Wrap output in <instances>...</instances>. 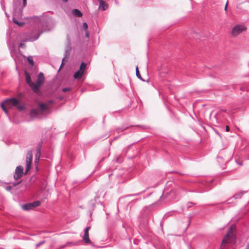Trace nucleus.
Wrapping results in <instances>:
<instances>
[{"instance_id":"obj_1","label":"nucleus","mask_w":249,"mask_h":249,"mask_svg":"<svg viewBox=\"0 0 249 249\" xmlns=\"http://www.w3.org/2000/svg\"><path fill=\"white\" fill-rule=\"evenodd\" d=\"M0 106L3 110L7 115H8V111L7 107L11 108L13 107L16 106L19 110H22L24 108V106L20 104L18 100L16 98L6 99L1 103Z\"/></svg>"},{"instance_id":"obj_2","label":"nucleus","mask_w":249,"mask_h":249,"mask_svg":"<svg viewBox=\"0 0 249 249\" xmlns=\"http://www.w3.org/2000/svg\"><path fill=\"white\" fill-rule=\"evenodd\" d=\"M49 109L47 104L45 103H40L37 107L32 109L29 113L30 117L32 119H40L43 115V112Z\"/></svg>"},{"instance_id":"obj_3","label":"nucleus","mask_w":249,"mask_h":249,"mask_svg":"<svg viewBox=\"0 0 249 249\" xmlns=\"http://www.w3.org/2000/svg\"><path fill=\"white\" fill-rule=\"evenodd\" d=\"M186 192V191L183 188L180 186H176L170 190L166 187L164 189L163 194H165L166 196H172L173 197H180L183 196Z\"/></svg>"},{"instance_id":"obj_4","label":"nucleus","mask_w":249,"mask_h":249,"mask_svg":"<svg viewBox=\"0 0 249 249\" xmlns=\"http://www.w3.org/2000/svg\"><path fill=\"white\" fill-rule=\"evenodd\" d=\"M45 81V78L42 72H40L38 75L35 83H33L32 89L36 93L39 91V88L42 86Z\"/></svg>"},{"instance_id":"obj_5","label":"nucleus","mask_w":249,"mask_h":249,"mask_svg":"<svg viewBox=\"0 0 249 249\" xmlns=\"http://www.w3.org/2000/svg\"><path fill=\"white\" fill-rule=\"evenodd\" d=\"M235 229V226L232 225L228 230L227 233L224 236L222 241V245L223 244H226L229 242L230 240L234 236V230Z\"/></svg>"},{"instance_id":"obj_6","label":"nucleus","mask_w":249,"mask_h":249,"mask_svg":"<svg viewBox=\"0 0 249 249\" xmlns=\"http://www.w3.org/2000/svg\"><path fill=\"white\" fill-rule=\"evenodd\" d=\"M247 28L244 25L238 24L235 25L232 29L231 35L235 37L240 35L243 32L246 30Z\"/></svg>"},{"instance_id":"obj_7","label":"nucleus","mask_w":249,"mask_h":249,"mask_svg":"<svg viewBox=\"0 0 249 249\" xmlns=\"http://www.w3.org/2000/svg\"><path fill=\"white\" fill-rule=\"evenodd\" d=\"M22 10L20 9L19 12H17V7L15 5H14V12H13V21L14 23L18 25L19 26H21L23 25L24 22H19L16 17L17 16H21Z\"/></svg>"},{"instance_id":"obj_8","label":"nucleus","mask_w":249,"mask_h":249,"mask_svg":"<svg viewBox=\"0 0 249 249\" xmlns=\"http://www.w3.org/2000/svg\"><path fill=\"white\" fill-rule=\"evenodd\" d=\"M23 174V168L22 166H18L17 167L15 174L14 175V178L15 180H18L20 178Z\"/></svg>"},{"instance_id":"obj_9","label":"nucleus","mask_w":249,"mask_h":249,"mask_svg":"<svg viewBox=\"0 0 249 249\" xmlns=\"http://www.w3.org/2000/svg\"><path fill=\"white\" fill-rule=\"evenodd\" d=\"M41 146H42V142H40L36 149V153L35 155V164H38L39 160V159L41 156Z\"/></svg>"},{"instance_id":"obj_10","label":"nucleus","mask_w":249,"mask_h":249,"mask_svg":"<svg viewBox=\"0 0 249 249\" xmlns=\"http://www.w3.org/2000/svg\"><path fill=\"white\" fill-rule=\"evenodd\" d=\"M90 229V226H88L86 227L84 231V235L83 238V240L86 243L89 244L91 243V241L89 238V231Z\"/></svg>"},{"instance_id":"obj_11","label":"nucleus","mask_w":249,"mask_h":249,"mask_svg":"<svg viewBox=\"0 0 249 249\" xmlns=\"http://www.w3.org/2000/svg\"><path fill=\"white\" fill-rule=\"evenodd\" d=\"M245 193V192H240L239 193H238L236 194H235L233 196L232 198H230L228 200H227V204H231V200L233 198L234 199H238L241 198L243 195Z\"/></svg>"},{"instance_id":"obj_12","label":"nucleus","mask_w":249,"mask_h":249,"mask_svg":"<svg viewBox=\"0 0 249 249\" xmlns=\"http://www.w3.org/2000/svg\"><path fill=\"white\" fill-rule=\"evenodd\" d=\"M99 8L103 11L107 10L108 8V4L105 2L103 0H99Z\"/></svg>"},{"instance_id":"obj_13","label":"nucleus","mask_w":249,"mask_h":249,"mask_svg":"<svg viewBox=\"0 0 249 249\" xmlns=\"http://www.w3.org/2000/svg\"><path fill=\"white\" fill-rule=\"evenodd\" d=\"M25 79H26V81L27 83L32 88V85H33V82L31 80V78L30 74L26 71H25Z\"/></svg>"},{"instance_id":"obj_14","label":"nucleus","mask_w":249,"mask_h":249,"mask_svg":"<svg viewBox=\"0 0 249 249\" xmlns=\"http://www.w3.org/2000/svg\"><path fill=\"white\" fill-rule=\"evenodd\" d=\"M71 51V47L70 44H69L66 47L65 51V54H64V57L65 58H67V59H68L70 56Z\"/></svg>"},{"instance_id":"obj_15","label":"nucleus","mask_w":249,"mask_h":249,"mask_svg":"<svg viewBox=\"0 0 249 249\" xmlns=\"http://www.w3.org/2000/svg\"><path fill=\"white\" fill-rule=\"evenodd\" d=\"M84 72L80 70L76 71L73 74V77L75 79H79L81 78L83 75Z\"/></svg>"},{"instance_id":"obj_16","label":"nucleus","mask_w":249,"mask_h":249,"mask_svg":"<svg viewBox=\"0 0 249 249\" xmlns=\"http://www.w3.org/2000/svg\"><path fill=\"white\" fill-rule=\"evenodd\" d=\"M21 207L23 210L25 211H29L33 209L31 203L22 205Z\"/></svg>"},{"instance_id":"obj_17","label":"nucleus","mask_w":249,"mask_h":249,"mask_svg":"<svg viewBox=\"0 0 249 249\" xmlns=\"http://www.w3.org/2000/svg\"><path fill=\"white\" fill-rule=\"evenodd\" d=\"M33 159V155L31 151H28L26 155V161L32 162Z\"/></svg>"},{"instance_id":"obj_18","label":"nucleus","mask_w":249,"mask_h":249,"mask_svg":"<svg viewBox=\"0 0 249 249\" xmlns=\"http://www.w3.org/2000/svg\"><path fill=\"white\" fill-rule=\"evenodd\" d=\"M72 13L77 17H81L82 16V12L76 9H75L72 10Z\"/></svg>"},{"instance_id":"obj_19","label":"nucleus","mask_w":249,"mask_h":249,"mask_svg":"<svg viewBox=\"0 0 249 249\" xmlns=\"http://www.w3.org/2000/svg\"><path fill=\"white\" fill-rule=\"evenodd\" d=\"M32 162L26 161V169L25 174H26L31 168Z\"/></svg>"},{"instance_id":"obj_20","label":"nucleus","mask_w":249,"mask_h":249,"mask_svg":"<svg viewBox=\"0 0 249 249\" xmlns=\"http://www.w3.org/2000/svg\"><path fill=\"white\" fill-rule=\"evenodd\" d=\"M86 66L87 64L84 62H82L81 64L79 70L84 72Z\"/></svg>"},{"instance_id":"obj_21","label":"nucleus","mask_w":249,"mask_h":249,"mask_svg":"<svg viewBox=\"0 0 249 249\" xmlns=\"http://www.w3.org/2000/svg\"><path fill=\"white\" fill-rule=\"evenodd\" d=\"M32 205L33 208H36L38 206H39L41 204L40 201H36L33 203H31Z\"/></svg>"},{"instance_id":"obj_22","label":"nucleus","mask_w":249,"mask_h":249,"mask_svg":"<svg viewBox=\"0 0 249 249\" xmlns=\"http://www.w3.org/2000/svg\"><path fill=\"white\" fill-rule=\"evenodd\" d=\"M136 74L137 77L138 78L143 80L142 78V77H141V74H140V73L139 71L138 70V67H137L136 68Z\"/></svg>"},{"instance_id":"obj_23","label":"nucleus","mask_w":249,"mask_h":249,"mask_svg":"<svg viewBox=\"0 0 249 249\" xmlns=\"http://www.w3.org/2000/svg\"><path fill=\"white\" fill-rule=\"evenodd\" d=\"M196 204L195 203H193L192 202H188L186 204V206L187 208H190L192 207L193 206L195 205Z\"/></svg>"},{"instance_id":"obj_24","label":"nucleus","mask_w":249,"mask_h":249,"mask_svg":"<svg viewBox=\"0 0 249 249\" xmlns=\"http://www.w3.org/2000/svg\"><path fill=\"white\" fill-rule=\"evenodd\" d=\"M27 60L28 61V62L29 63L32 65V66H33L34 65V60H33V59L32 58V57H28L27 58Z\"/></svg>"},{"instance_id":"obj_25","label":"nucleus","mask_w":249,"mask_h":249,"mask_svg":"<svg viewBox=\"0 0 249 249\" xmlns=\"http://www.w3.org/2000/svg\"><path fill=\"white\" fill-rule=\"evenodd\" d=\"M68 59H67V58L64 57V58L62 59V63L61 64L60 69H61L62 67V66L65 64V62L67 61Z\"/></svg>"},{"instance_id":"obj_26","label":"nucleus","mask_w":249,"mask_h":249,"mask_svg":"<svg viewBox=\"0 0 249 249\" xmlns=\"http://www.w3.org/2000/svg\"><path fill=\"white\" fill-rule=\"evenodd\" d=\"M71 89V88L70 87L64 88L62 89V91L64 92L70 91Z\"/></svg>"},{"instance_id":"obj_27","label":"nucleus","mask_w":249,"mask_h":249,"mask_svg":"<svg viewBox=\"0 0 249 249\" xmlns=\"http://www.w3.org/2000/svg\"><path fill=\"white\" fill-rule=\"evenodd\" d=\"M42 33V32L40 33L39 34H38V35L35 37L33 39H30V41H35V40H36V39H37L38 38V37H39V36H40L41 34Z\"/></svg>"},{"instance_id":"obj_28","label":"nucleus","mask_w":249,"mask_h":249,"mask_svg":"<svg viewBox=\"0 0 249 249\" xmlns=\"http://www.w3.org/2000/svg\"><path fill=\"white\" fill-rule=\"evenodd\" d=\"M44 243H45V241H41V242H39V243H37V244H36V247H39V246H40L42 245V244H43Z\"/></svg>"},{"instance_id":"obj_29","label":"nucleus","mask_w":249,"mask_h":249,"mask_svg":"<svg viewBox=\"0 0 249 249\" xmlns=\"http://www.w3.org/2000/svg\"><path fill=\"white\" fill-rule=\"evenodd\" d=\"M126 128H127V127H124V128H117V130L118 132H121V131H123Z\"/></svg>"},{"instance_id":"obj_30","label":"nucleus","mask_w":249,"mask_h":249,"mask_svg":"<svg viewBox=\"0 0 249 249\" xmlns=\"http://www.w3.org/2000/svg\"><path fill=\"white\" fill-rule=\"evenodd\" d=\"M145 192V191H142V192H141V193H139L134 194H131V195H129V196H137L139 195L140 194H142V193H143V192Z\"/></svg>"},{"instance_id":"obj_31","label":"nucleus","mask_w":249,"mask_h":249,"mask_svg":"<svg viewBox=\"0 0 249 249\" xmlns=\"http://www.w3.org/2000/svg\"><path fill=\"white\" fill-rule=\"evenodd\" d=\"M18 47L19 48H25V45L24 43H20Z\"/></svg>"},{"instance_id":"obj_32","label":"nucleus","mask_w":249,"mask_h":249,"mask_svg":"<svg viewBox=\"0 0 249 249\" xmlns=\"http://www.w3.org/2000/svg\"><path fill=\"white\" fill-rule=\"evenodd\" d=\"M83 28L85 29H87L88 27V24L86 22H84L83 24Z\"/></svg>"},{"instance_id":"obj_33","label":"nucleus","mask_w":249,"mask_h":249,"mask_svg":"<svg viewBox=\"0 0 249 249\" xmlns=\"http://www.w3.org/2000/svg\"><path fill=\"white\" fill-rule=\"evenodd\" d=\"M76 245V244L75 243H73L72 242H68L66 245H65L64 247H67V246H68L69 245Z\"/></svg>"},{"instance_id":"obj_34","label":"nucleus","mask_w":249,"mask_h":249,"mask_svg":"<svg viewBox=\"0 0 249 249\" xmlns=\"http://www.w3.org/2000/svg\"><path fill=\"white\" fill-rule=\"evenodd\" d=\"M27 4V0H23V7L26 6Z\"/></svg>"},{"instance_id":"obj_35","label":"nucleus","mask_w":249,"mask_h":249,"mask_svg":"<svg viewBox=\"0 0 249 249\" xmlns=\"http://www.w3.org/2000/svg\"><path fill=\"white\" fill-rule=\"evenodd\" d=\"M21 180H20V181H18V182H15V183H13V185H14V186L18 185L19 184H20V183H21Z\"/></svg>"},{"instance_id":"obj_36","label":"nucleus","mask_w":249,"mask_h":249,"mask_svg":"<svg viewBox=\"0 0 249 249\" xmlns=\"http://www.w3.org/2000/svg\"><path fill=\"white\" fill-rule=\"evenodd\" d=\"M116 162H117V163H120V162H121V160H120V159H119V157H117V158H116Z\"/></svg>"},{"instance_id":"obj_37","label":"nucleus","mask_w":249,"mask_h":249,"mask_svg":"<svg viewBox=\"0 0 249 249\" xmlns=\"http://www.w3.org/2000/svg\"><path fill=\"white\" fill-rule=\"evenodd\" d=\"M228 3V2L227 1L226 3L225 8H224L225 11H227V10Z\"/></svg>"},{"instance_id":"obj_38","label":"nucleus","mask_w":249,"mask_h":249,"mask_svg":"<svg viewBox=\"0 0 249 249\" xmlns=\"http://www.w3.org/2000/svg\"><path fill=\"white\" fill-rule=\"evenodd\" d=\"M89 33L88 31H86V36L87 37L89 38Z\"/></svg>"},{"instance_id":"obj_39","label":"nucleus","mask_w":249,"mask_h":249,"mask_svg":"<svg viewBox=\"0 0 249 249\" xmlns=\"http://www.w3.org/2000/svg\"><path fill=\"white\" fill-rule=\"evenodd\" d=\"M49 104H53V100H50L49 101Z\"/></svg>"},{"instance_id":"obj_40","label":"nucleus","mask_w":249,"mask_h":249,"mask_svg":"<svg viewBox=\"0 0 249 249\" xmlns=\"http://www.w3.org/2000/svg\"><path fill=\"white\" fill-rule=\"evenodd\" d=\"M10 189H11V187H10V186H8V187H7V188H6V189H7V190H10Z\"/></svg>"},{"instance_id":"obj_41","label":"nucleus","mask_w":249,"mask_h":249,"mask_svg":"<svg viewBox=\"0 0 249 249\" xmlns=\"http://www.w3.org/2000/svg\"><path fill=\"white\" fill-rule=\"evenodd\" d=\"M62 1H63V2H66L68 1V0H61Z\"/></svg>"},{"instance_id":"obj_42","label":"nucleus","mask_w":249,"mask_h":249,"mask_svg":"<svg viewBox=\"0 0 249 249\" xmlns=\"http://www.w3.org/2000/svg\"><path fill=\"white\" fill-rule=\"evenodd\" d=\"M104 158L102 159L101 160V161H103L104 160Z\"/></svg>"},{"instance_id":"obj_43","label":"nucleus","mask_w":249,"mask_h":249,"mask_svg":"<svg viewBox=\"0 0 249 249\" xmlns=\"http://www.w3.org/2000/svg\"><path fill=\"white\" fill-rule=\"evenodd\" d=\"M226 130L228 131V126H226Z\"/></svg>"},{"instance_id":"obj_44","label":"nucleus","mask_w":249,"mask_h":249,"mask_svg":"<svg viewBox=\"0 0 249 249\" xmlns=\"http://www.w3.org/2000/svg\"><path fill=\"white\" fill-rule=\"evenodd\" d=\"M221 159V158H219V157H218V159Z\"/></svg>"},{"instance_id":"obj_45","label":"nucleus","mask_w":249,"mask_h":249,"mask_svg":"<svg viewBox=\"0 0 249 249\" xmlns=\"http://www.w3.org/2000/svg\"><path fill=\"white\" fill-rule=\"evenodd\" d=\"M220 249H223L222 246L220 247Z\"/></svg>"}]
</instances>
